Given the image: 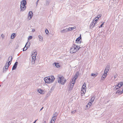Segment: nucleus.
I'll list each match as a JSON object with an SVG mask.
<instances>
[{
  "mask_svg": "<svg viewBox=\"0 0 123 123\" xmlns=\"http://www.w3.org/2000/svg\"><path fill=\"white\" fill-rule=\"evenodd\" d=\"M76 111H77L76 110H75L74 111H72L71 112V113H73V114H74V113H75V112H76Z\"/></svg>",
  "mask_w": 123,
  "mask_h": 123,
  "instance_id": "2f4dec72",
  "label": "nucleus"
},
{
  "mask_svg": "<svg viewBox=\"0 0 123 123\" xmlns=\"http://www.w3.org/2000/svg\"><path fill=\"white\" fill-rule=\"evenodd\" d=\"M92 102L91 101H90L88 102V105H87V106H88V105H89V106H90L91 105H92Z\"/></svg>",
  "mask_w": 123,
  "mask_h": 123,
  "instance_id": "b1692460",
  "label": "nucleus"
},
{
  "mask_svg": "<svg viewBox=\"0 0 123 123\" xmlns=\"http://www.w3.org/2000/svg\"><path fill=\"white\" fill-rule=\"evenodd\" d=\"M43 123H46V122L45 121Z\"/></svg>",
  "mask_w": 123,
  "mask_h": 123,
  "instance_id": "ea45409f",
  "label": "nucleus"
},
{
  "mask_svg": "<svg viewBox=\"0 0 123 123\" xmlns=\"http://www.w3.org/2000/svg\"><path fill=\"white\" fill-rule=\"evenodd\" d=\"M107 73L104 72V73L103 74V75H104L105 76H107Z\"/></svg>",
  "mask_w": 123,
  "mask_h": 123,
  "instance_id": "72a5a7b5",
  "label": "nucleus"
},
{
  "mask_svg": "<svg viewBox=\"0 0 123 123\" xmlns=\"http://www.w3.org/2000/svg\"><path fill=\"white\" fill-rule=\"evenodd\" d=\"M37 120H36L33 123H35V122H36V121Z\"/></svg>",
  "mask_w": 123,
  "mask_h": 123,
  "instance_id": "4c0bfd02",
  "label": "nucleus"
},
{
  "mask_svg": "<svg viewBox=\"0 0 123 123\" xmlns=\"http://www.w3.org/2000/svg\"><path fill=\"white\" fill-rule=\"evenodd\" d=\"M104 22L99 27V28H100V27H102V25H103L104 24Z\"/></svg>",
  "mask_w": 123,
  "mask_h": 123,
  "instance_id": "473e14b6",
  "label": "nucleus"
},
{
  "mask_svg": "<svg viewBox=\"0 0 123 123\" xmlns=\"http://www.w3.org/2000/svg\"><path fill=\"white\" fill-rule=\"evenodd\" d=\"M86 84L85 82L84 83L82 87L81 91V95L83 96L85 93L86 92Z\"/></svg>",
  "mask_w": 123,
  "mask_h": 123,
  "instance_id": "423d86ee",
  "label": "nucleus"
},
{
  "mask_svg": "<svg viewBox=\"0 0 123 123\" xmlns=\"http://www.w3.org/2000/svg\"><path fill=\"white\" fill-rule=\"evenodd\" d=\"M18 64V62H16L14 64V65L13 66V67L12 68V70H14L17 67V66Z\"/></svg>",
  "mask_w": 123,
  "mask_h": 123,
  "instance_id": "dca6fc26",
  "label": "nucleus"
},
{
  "mask_svg": "<svg viewBox=\"0 0 123 123\" xmlns=\"http://www.w3.org/2000/svg\"><path fill=\"white\" fill-rule=\"evenodd\" d=\"M27 44H26L24 48L23 49V51H26V50L27 49H28V47L27 46H26V45L27 44Z\"/></svg>",
  "mask_w": 123,
  "mask_h": 123,
  "instance_id": "4be33fe9",
  "label": "nucleus"
},
{
  "mask_svg": "<svg viewBox=\"0 0 123 123\" xmlns=\"http://www.w3.org/2000/svg\"><path fill=\"white\" fill-rule=\"evenodd\" d=\"M26 3V0H23L21 2L20 8L22 10H24L25 9Z\"/></svg>",
  "mask_w": 123,
  "mask_h": 123,
  "instance_id": "39448f33",
  "label": "nucleus"
},
{
  "mask_svg": "<svg viewBox=\"0 0 123 123\" xmlns=\"http://www.w3.org/2000/svg\"><path fill=\"white\" fill-rule=\"evenodd\" d=\"M45 32L47 34H48L49 33V31L47 29L45 30Z\"/></svg>",
  "mask_w": 123,
  "mask_h": 123,
  "instance_id": "7c9ffc66",
  "label": "nucleus"
},
{
  "mask_svg": "<svg viewBox=\"0 0 123 123\" xmlns=\"http://www.w3.org/2000/svg\"><path fill=\"white\" fill-rule=\"evenodd\" d=\"M80 48V46L74 44L71 47L70 50V52L72 54L75 53L78 51Z\"/></svg>",
  "mask_w": 123,
  "mask_h": 123,
  "instance_id": "f257e3e1",
  "label": "nucleus"
},
{
  "mask_svg": "<svg viewBox=\"0 0 123 123\" xmlns=\"http://www.w3.org/2000/svg\"><path fill=\"white\" fill-rule=\"evenodd\" d=\"M39 0H38L37 1V3L38 2V1Z\"/></svg>",
  "mask_w": 123,
  "mask_h": 123,
  "instance_id": "58836bf2",
  "label": "nucleus"
},
{
  "mask_svg": "<svg viewBox=\"0 0 123 123\" xmlns=\"http://www.w3.org/2000/svg\"><path fill=\"white\" fill-rule=\"evenodd\" d=\"M64 30H62L61 31V32L62 33H63L64 32Z\"/></svg>",
  "mask_w": 123,
  "mask_h": 123,
  "instance_id": "f704fd0d",
  "label": "nucleus"
},
{
  "mask_svg": "<svg viewBox=\"0 0 123 123\" xmlns=\"http://www.w3.org/2000/svg\"><path fill=\"white\" fill-rule=\"evenodd\" d=\"M32 12H29L28 18L29 19H30L32 18Z\"/></svg>",
  "mask_w": 123,
  "mask_h": 123,
  "instance_id": "9b49d317",
  "label": "nucleus"
},
{
  "mask_svg": "<svg viewBox=\"0 0 123 123\" xmlns=\"http://www.w3.org/2000/svg\"><path fill=\"white\" fill-rule=\"evenodd\" d=\"M54 64L55 66L57 68H59L60 67V64L58 63H55Z\"/></svg>",
  "mask_w": 123,
  "mask_h": 123,
  "instance_id": "6ab92c4d",
  "label": "nucleus"
},
{
  "mask_svg": "<svg viewBox=\"0 0 123 123\" xmlns=\"http://www.w3.org/2000/svg\"><path fill=\"white\" fill-rule=\"evenodd\" d=\"M123 85V82L122 81L120 82H119L118 83V85L116 86L115 88H116V89H117L121 87Z\"/></svg>",
  "mask_w": 123,
  "mask_h": 123,
  "instance_id": "1a4fd4ad",
  "label": "nucleus"
},
{
  "mask_svg": "<svg viewBox=\"0 0 123 123\" xmlns=\"http://www.w3.org/2000/svg\"><path fill=\"white\" fill-rule=\"evenodd\" d=\"M35 31V30L34 29H33V30H32V31H33V32H34V31Z\"/></svg>",
  "mask_w": 123,
  "mask_h": 123,
  "instance_id": "c9c22d12",
  "label": "nucleus"
},
{
  "mask_svg": "<svg viewBox=\"0 0 123 123\" xmlns=\"http://www.w3.org/2000/svg\"><path fill=\"white\" fill-rule=\"evenodd\" d=\"M32 36H30L29 37L28 39V40H30L32 39Z\"/></svg>",
  "mask_w": 123,
  "mask_h": 123,
  "instance_id": "c756f323",
  "label": "nucleus"
},
{
  "mask_svg": "<svg viewBox=\"0 0 123 123\" xmlns=\"http://www.w3.org/2000/svg\"><path fill=\"white\" fill-rule=\"evenodd\" d=\"M15 36H16V35H15V34L14 33H12L11 35V38L12 39H13L15 37Z\"/></svg>",
  "mask_w": 123,
  "mask_h": 123,
  "instance_id": "aec40b11",
  "label": "nucleus"
},
{
  "mask_svg": "<svg viewBox=\"0 0 123 123\" xmlns=\"http://www.w3.org/2000/svg\"><path fill=\"white\" fill-rule=\"evenodd\" d=\"M106 77L104 75H103L102 77V79L104 80Z\"/></svg>",
  "mask_w": 123,
  "mask_h": 123,
  "instance_id": "c85d7f7f",
  "label": "nucleus"
},
{
  "mask_svg": "<svg viewBox=\"0 0 123 123\" xmlns=\"http://www.w3.org/2000/svg\"><path fill=\"white\" fill-rule=\"evenodd\" d=\"M38 37L39 38V40L40 41H42V40L43 39V37L42 36L40 35H39L38 36Z\"/></svg>",
  "mask_w": 123,
  "mask_h": 123,
  "instance_id": "bb28decb",
  "label": "nucleus"
},
{
  "mask_svg": "<svg viewBox=\"0 0 123 123\" xmlns=\"http://www.w3.org/2000/svg\"><path fill=\"white\" fill-rule=\"evenodd\" d=\"M75 80H73L71 82V84L72 85H74L75 83Z\"/></svg>",
  "mask_w": 123,
  "mask_h": 123,
  "instance_id": "5701e85b",
  "label": "nucleus"
},
{
  "mask_svg": "<svg viewBox=\"0 0 123 123\" xmlns=\"http://www.w3.org/2000/svg\"><path fill=\"white\" fill-rule=\"evenodd\" d=\"M81 35L78 37L76 40V42H77V43H81Z\"/></svg>",
  "mask_w": 123,
  "mask_h": 123,
  "instance_id": "f8f14e48",
  "label": "nucleus"
},
{
  "mask_svg": "<svg viewBox=\"0 0 123 123\" xmlns=\"http://www.w3.org/2000/svg\"><path fill=\"white\" fill-rule=\"evenodd\" d=\"M36 53L35 52H34L32 55V62H33V63H35V61L36 59Z\"/></svg>",
  "mask_w": 123,
  "mask_h": 123,
  "instance_id": "0eeeda50",
  "label": "nucleus"
},
{
  "mask_svg": "<svg viewBox=\"0 0 123 123\" xmlns=\"http://www.w3.org/2000/svg\"><path fill=\"white\" fill-rule=\"evenodd\" d=\"M94 99H95L94 97L93 96L91 98L90 101L93 102V101H94Z\"/></svg>",
  "mask_w": 123,
  "mask_h": 123,
  "instance_id": "393cba45",
  "label": "nucleus"
},
{
  "mask_svg": "<svg viewBox=\"0 0 123 123\" xmlns=\"http://www.w3.org/2000/svg\"><path fill=\"white\" fill-rule=\"evenodd\" d=\"M76 28L75 26H74L73 27H69V28L67 29L68 31H71Z\"/></svg>",
  "mask_w": 123,
  "mask_h": 123,
  "instance_id": "a211bd4d",
  "label": "nucleus"
},
{
  "mask_svg": "<svg viewBox=\"0 0 123 123\" xmlns=\"http://www.w3.org/2000/svg\"><path fill=\"white\" fill-rule=\"evenodd\" d=\"M73 86H74V85H72L71 84L70 85V86L69 87V89L70 90H71L72 89V88L73 87Z\"/></svg>",
  "mask_w": 123,
  "mask_h": 123,
  "instance_id": "a878e982",
  "label": "nucleus"
},
{
  "mask_svg": "<svg viewBox=\"0 0 123 123\" xmlns=\"http://www.w3.org/2000/svg\"><path fill=\"white\" fill-rule=\"evenodd\" d=\"M123 93V89L122 91H121L120 90H118L116 92V93H118V94H122Z\"/></svg>",
  "mask_w": 123,
  "mask_h": 123,
  "instance_id": "f3484780",
  "label": "nucleus"
},
{
  "mask_svg": "<svg viewBox=\"0 0 123 123\" xmlns=\"http://www.w3.org/2000/svg\"><path fill=\"white\" fill-rule=\"evenodd\" d=\"M57 115L55 114L52 117L50 123H54L56 119Z\"/></svg>",
  "mask_w": 123,
  "mask_h": 123,
  "instance_id": "6e6552de",
  "label": "nucleus"
},
{
  "mask_svg": "<svg viewBox=\"0 0 123 123\" xmlns=\"http://www.w3.org/2000/svg\"><path fill=\"white\" fill-rule=\"evenodd\" d=\"M109 68L110 66H107L105 68L104 72L107 73L109 71Z\"/></svg>",
  "mask_w": 123,
  "mask_h": 123,
  "instance_id": "2eb2a0df",
  "label": "nucleus"
},
{
  "mask_svg": "<svg viewBox=\"0 0 123 123\" xmlns=\"http://www.w3.org/2000/svg\"><path fill=\"white\" fill-rule=\"evenodd\" d=\"M55 79L53 76H51L45 77L44 80L46 83H49L53 82Z\"/></svg>",
  "mask_w": 123,
  "mask_h": 123,
  "instance_id": "f03ea898",
  "label": "nucleus"
},
{
  "mask_svg": "<svg viewBox=\"0 0 123 123\" xmlns=\"http://www.w3.org/2000/svg\"><path fill=\"white\" fill-rule=\"evenodd\" d=\"M43 107H42V108L40 109V111H41V110H42L43 109Z\"/></svg>",
  "mask_w": 123,
  "mask_h": 123,
  "instance_id": "e433bc0d",
  "label": "nucleus"
},
{
  "mask_svg": "<svg viewBox=\"0 0 123 123\" xmlns=\"http://www.w3.org/2000/svg\"><path fill=\"white\" fill-rule=\"evenodd\" d=\"M78 74H79L78 72H77L76 73V74H75L73 80H76V79H77V78L78 77Z\"/></svg>",
  "mask_w": 123,
  "mask_h": 123,
  "instance_id": "4468645a",
  "label": "nucleus"
},
{
  "mask_svg": "<svg viewBox=\"0 0 123 123\" xmlns=\"http://www.w3.org/2000/svg\"><path fill=\"white\" fill-rule=\"evenodd\" d=\"M98 73H96L95 74L92 73L91 74V76H93L94 77H95L98 75Z\"/></svg>",
  "mask_w": 123,
  "mask_h": 123,
  "instance_id": "412c9836",
  "label": "nucleus"
},
{
  "mask_svg": "<svg viewBox=\"0 0 123 123\" xmlns=\"http://www.w3.org/2000/svg\"><path fill=\"white\" fill-rule=\"evenodd\" d=\"M58 82L62 85L64 84L66 81V80L62 76H59L57 78Z\"/></svg>",
  "mask_w": 123,
  "mask_h": 123,
  "instance_id": "7ed1b4c3",
  "label": "nucleus"
},
{
  "mask_svg": "<svg viewBox=\"0 0 123 123\" xmlns=\"http://www.w3.org/2000/svg\"><path fill=\"white\" fill-rule=\"evenodd\" d=\"M38 92L42 94H44L45 93L44 91L41 90L40 89H39L38 90Z\"/></svg>",
  "mask_w": 123,
  "mask_h": 123,
  "instance_id": "ddd939ff",
  "label": "nucleus"
},
{
  "mask_svg": "<svg viewBox=\"0 0 123 123\" xmlns=\"http://www.w3.org/2000/svg\"><path fill=\"white\" fill-rule=\"evenodd\" d=\"M12 59V56H9L8 57L4 67L6 69H8L9 66L10 65Z\"/></svg>",
  "mask_w": 123,
  "mask_h": 123,
  "instance_id": "20e7f679",
  "label": "nucleus"
},
{
  "mask_svg": "<svg viewBox=\"0 0 123 123\" xmlns=\"http://www.w3.org/2000/svg\"><path fill=\"white\" fill-rule=\"evenodd\" d=\"M101 16V14H99L97 16V17H96V18H98V19H99V18H100Z\"/></svg>",
  "mask_w": 123,
  "mask_h": 123,
  "instance_id": "cd10ccee",
  "label": "nucleus"
},
{
  "mask_svg": "<svg viewBox=\"0 0 123 123\" xmlns=\"http://www.w3.org/2000/svg\"><path fill=\"white\" fill-rule=\"evenodd\" d=\"M99 19L98 18H95V19H94L93 20L92 22L91 23V24L92 25H93V27L94 26L95 24L97 23V21Z\"/></svg>",
  "mask_w": 123,
  "mask_h": 123,
  "instance_id": "9d476101",
  "label": "nucleus"
}]
</instances>
